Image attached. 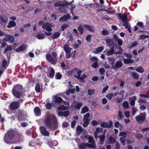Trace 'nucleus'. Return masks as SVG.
Instances as JSON below:
<instances>
[{"mask_svg": "<svg viewBox=\"0 0 149 149\" xmlns=\"http://www.w3.org/2000/svg\"><path fill=\"white\" fill-rule=\"evenodd\" d=\"M66 53H70V51L69 47L68 45H65L63 47Z\"/></svg>", "mask_w": 149, "mask_h": 149, "instance_id": "nucleus-35", "label": "nucleus"}, {"mask_svg": "<svg viewBox=\"0 0 149 149\" xmlns=\"http://www.w3.org/2000/svg\"><path fill=\"white\" fill-rule=\"evenodd\" d=\"M90 116V114L89 113H87L85 115H84V118L83 119V120H89L88 118H89Z\"/></svg>", "mask_w": 149, "mask_h": 149, "instance_id": "nucleus-44", "label": "nucleus"}, {"mask_svg": "<svg viewBox=\"0 0 149 149\" xmlns=\"http://www.w3.org/2000/svg\"><path fill=\"white\" fill-rule=\"evenodd\" d=\"M113 125V123L111 121H109V123L103 122L100 124V126L103 128H110Z\"/></svg>", "mask_w": 149, "mask_h": 149, "instance_id": "nucleus-11", "label": "nucleus"}, {"mask_svg": "<svg viewBox=\"0 0 149 149\" xmlns=\"http://www.w3.org/2000/svg\"><path fill=\"white\" fill-rule=\"evenodd\" d=\"M23 89L22 86L19 84L15 85L12 90V93L14 96L18 98L20 97L21 92Z\"/></svg>", "mask_w": 149, "mask_h": 149, "instance_id": "nucleus-3", "label": "nucleus"}, {"mask_svg": "<svg viewBox=\"0 0 149 149\" xmlns=\"http://www.w3.org/2000/svg\"><path fill=\"white\" fill-rule=\"evenodd\" d=\"M12 50V47L11 45H7V47L5 48L3 52L4 54H6L8 51H10Z\"/></svg>", "mask_w": 149, "mask_h": 149, "instance_id": "nucleus-41", "label": "nucleus"}, {"mask_svg": "<svg viewBox=\"0 0 149 149\" xmlns=\"http://www.w3.org/2000/svg\"><path fill=\"white\" fill-rule=\"evenodd\" d=\"M68 107H67L63 105L60 106L58 107V109L59 110H64L67 109Z\"/></svg>", "mask_w": 149, "mask_h": 149, "instance_id": "nucleus-42", "label": "nucleus"}, {"mask_svg": "<svg viewBox=\"0 0 149 149\" xmlns=\"http://www.w3.org/2000/svg\"><path fill=\"white\" fill-rule=\"evenodd\" d=\"M82 106V103L81 102H79L76 105L75 108L78 109H79Z\"/></svg>", "mask_w": 149, "mask_h": 149, "instance_id": "nucleus-50", "label": "nucleus"}, {"mask_svg": "<svg viewBox=\"0 0 149 149\" xmlns=\"http://www.w3.org/2000/svg\"><path fill=\"white\" fill-rule=\"evenodd\" d=\"M54 102L55 104H60L61 102L63 100L60 97L55 95L54 98Z\"/></svg>", "mask_w": 149, "mask_h": 149, "instance_id": "nucleus-16", "label": "nucleus"}, {"mask_svg": "<svg viewBox=\"0 0 149 149\" xmlns=\"http://www.w3.org/2000/svg\"><path fill=\"white\" fill-rule=\"evenodd\" d=\"M50 72L49 73V76L48 77L51 78L53 79L54 76L55 74V70L52 67L50 68Z\"/></svg>", "mask_w": 149, "mask_h": 149, "instance_id": "nucleus-17", "label": "nucleus"}, {"mask_svg": "<svg viewBox=\"0 0 149 149\" xmlns=\"http://www.w3.org/2000/svg\"><path fill=\"white\" fill-rule=\"evenodd\" d=\"M149 37V36L148 35L142 34L139 36V38L140 40H144L146 38H148Z\"/></svg>", "mask_w": 149, "mask_h": 149, "instance_id": "nucleus-47", "label": "nucleus"}, {"mask_svg": "<svg viewBox=\"0 0 149 149\" xmlns=\"http://www.w3.org/2000/svg\"><path fill=\"white\" fill-rule=\"evenodd\" d=\"M5 36L6 38H3V40L8 41L10 43H13L14 40V38L13 36L9 35L7 34H5Z\"/></svg>", "mask_w": 149, "mask_h": 149, "instance_id": "nucleus-7", "label": "nucleus"}, {"mask_svg": "<svg viewBox=\"0 0 149 149\" xmlns=\"http://www.w3.org/2000/svg\"><path fill=\"white\" fill-rule=\"evenodd\" d=\"M27 46L24 44H22L21 46L15 49V51L17 52H19L20 51H24L27 48Z\"/></svg>", "mask_w": 149, "mask_h": 149, "instance_id": "nucleus-12", "label": "nucleus"}, {"mask_svg": "<svg viewBox=\"0 0 149 149\" xmlns=\"http://www.w3.org/2000/svg\"><path fill=\"white\" fill-rule=\"evenodd\" d=\"M118 116L119 117V118L118 119V120H120L122 119L123 115L122 114L121 112L120 111H118Z\"/></svg>", "mask_w": 149, "mask_h": 149, "instance_id": "nucleus-56", "label": "nucleus"}, {"mask_svg": "<svg viewBox=\"0 0 149 149\" xmlns=\"http://www.w3.org/2000/svg\"><path fill=\"white\" fill-rule=\"evenodd\" d=\"M109 63L111 65H113L114 63L115 59L113 57H110L108 58Z\"/></svg>", "mask_w": 149, "mask_h": 149, "instance_id": "nucleus-33", "label": "nucleus"}, {"mask_svg": "<svg viewBox=\"0 0 149 149\" xmlns=\"http://www.w3.org/2000/svg\"><path fill=\"white\" fill-rule=\"evenodd\" d=\"M104 49L103 47H100L97 48L96 50L94 53L95 54H98L99 53L101 52Z\"/></svg>", "mask_w": 149, "mask_h": 149, "instance_id": "nucleus-31", "label": "nucleus"}, {"mask_svg": "<svg viewBox=\"0 0 149 149\" xmlns=\"http://www.w3.org/2000/svg\"><path fill=\"white\" fill-rule=\"evenodd\" d=\"M99 71L100 72V74L101 75H103L105 71V70L103 68H100L99 70Z\"/></svg>", "mask_w": 149, "mask_h": 149, "instance_id": "nucleus-55", "label": "nucleus"}, {"mask_svg": "<svg viewBox=\"0 0 149 149\" xmlns=\"http://www.w3.org/2000/svg\"><path fill=\"white\" fill-rule=\"evenodd\" d=\"M113 39L109 38L107 40L106 43L108 46H110L113 45L114 42Z\"/></svg>", "mask_w": 149, "mask_h": 149, "instance_id": "nucleus-21", "label": "nucleus"}, {"mask_svg": "<svg viewBox=\"0 0 149 149\" xmlns=\"http://www.w3.org/2000/svg\"><path fill=\"white\" fill-rule=\"evenodd\" d=\"M24 115V111L23 110L18 109L16 114V116H17V119L19 121H23L24 119L23 116Z\"/></svg>", "mask_w": 149, "mask_h": 149, "instance_id": "nucleus-8", "label": "nucleus"}, {"mask_svg": "<svg viewBox=\"0 0 149 149\" xmlns=\"http://www.w3.org/2000/svg\"><path fill=\"white\" fill-rule=\"evenodd\" d=\"M122 20L123 22V25L124 26H125V28H127L128 27V19H120Z\"/></svg>", "mask_w": 149, "mask_h": 149, "instance_id": "nucleus-34", "label": "nucleus"}, {"mask_svg": "<svg viewBox=\"0 0 149 149\" xmlns=\"http://www.w3.org/2000/svg\"><path fill=\"white\" fill-rule=\"evenodd\" d=\"M70 16L69 14H67L64 15L63 17H61L60 19H70Z\"/></svg>", "mask_w": 149, "mask_h": 149, "instance_id": "nucleus-58", "label": "nucleus"}, {"mask_svg": "<svg viewBox=\"0 0 149 149\" xmlns=\"http://www.w3.org/2000/svg\"><path fill=\"white\" fill-rule=\"evenodd\" d=\"M109 144L113 143L116 142L115 139L112 136H111L109 137Z\"/></svg>", "mask_w": 149, "mask_h": 149, "instance_id": "nucleus-39", "label": "nucleus"}, {"mask_svg": "<svg viewBox=\"0 0 149 149\" xmlns=\"http://www.w3.org/2000/svg\"><path fill=\"white\" fill-rule=\"evenodd\" d=\"M87 146L90 148H93L95 147V145L88 143H80L79 148V149H85Z\"/></svg>", "mask_w": 149, "mask_h": 149, "instance_id": "nucleus-6", "label": "nucleus"}, {"mask_svg": "<svg viewBox=\"0 0 149 149\" xmlns=\"http://www.w3.org/2000/svg\"><path fill=\"white\" fill-rule=\"evenodd\" d=\"M122 65V63L121 61H117L116 62L115 66L112 67L111 68L113 67L115 70H116L118 68L121 67Z\"/></svg>", "mask_w": 149, "mask_h": 149, "instance_id": "nucleus-14", "label": "nucleus"}, {"mask_svg": "<svg viewBox=\"0 0 149 149\" xmlns=\"http://www.w3.org/2000/svg\"><path fill=\"white\" fill-rule=\"evenodd\" d=\"M84 121L83 124V126L84 127H86L87 126L89 123V120H84Z\"/></svg>", "mask_w": 149, "mask_h": 149, "instance_id": "nucleus-57", "label": "nucleus"}, {"mask_svg": "<svg viewBox=\"0 0 149 149\" xmlns=\"http://www.w3.org/2000/svg\"><path fill=\"white\" fill-rule=\"evenodd\" d=\"M35 90L37 93H40V92L41 88L40 84L39 82L36 83L35 87Z\"/></svg>", "mask_w": 149, "mask_h": 149, "instance_id": "nucleus-29", "label": "nucleus"}, {"mask_svg": "<svg viewBox=\"0 0 149 149\" xmlns=\"http://www.w3.org/2000/svg\"><path fill=\"white\" fill-rule=\"evenodd\" d=\"M107 54L108 56H110L113 54H114V46L111 47L110 50L107 52Z\"/></svg>", "mask_w": 149, "mask_h": 149, "instance_id": "nucleus-23", "label": "nucleus"}, {"mask_svg": "<svg viewBox=\"0 0 149 149\" xmlns=\"http://www.w3.org/2000/svg\"><path fill=\"white\" fill-rule=\"evenodd\" d=\"M47 144L49 147L51 148H52L54 146V143L53 141L51 140L47 141Z\"/></svg>", "mask_w": 149, "mask_h": 149, "instance_id": "nucleus-45", "label": "nucleus"}, {"mask_svg": "<svg viewBox=\"0 0 149 149\" xmlns=\"http://www.w3.org/2000/svg\"><path fill=\"white\" fill-rule=\"evenodd\" d=\"M136 70L140 73H142L144 71V69L141 67H139L136 68Z\"/></svg>", "mask_w": 149, "mask_h": 149, "instance_id": "nucleus-49", "label": "nucleus"}, {"mask_svg": "<svg viewBox=\"0 0 149 149\" xmlns=\"http://www.w3.org/2000/svg\"><path fill=\"white\" fill-rule=\"evenodd\" d=\"M89 109L86 106H84L82 108L81 113L82 114H84L88 112Z\"/></svg>", "mask_w": 149, "mask_h": 149, "instance_id": "nucleus-27", "label": "nucleus"}, {"mask_svg": "<svg viewBox=\"0 0 149 149\" xmlns=\"http://www.w3.org/2000/svg\"><path fill=\"white\" fill-rule=\"evenodd\" d=\"M16 25V23L14 21H10L7 27L8 28H11L12 27H14Z\"/></svg>", "mask_w": 149, "mask_h": 149, "instance_id": "nucleus-25", "label": "nucleus"}, {"mask_svg": "<svg viewBox=\"0 0 149 149\" xmlns=\"http://www.w3.org/2000/svg\"><path fill=\"white\" fill-rule=\"evenodd\" d=\"M98 137L99 138L100 143L102 144L104 142L105 139V132H104L102 135L99 136Z\"/></svg>", "mask_w": 149, "mask_h": 149, "instance_id": "nucleus-20", "label": "nucleus"}, {"mask_svg": "<svg viewBox=\"0 0 149 149\" xmlns=\"http://www.w3.org/2000/svg\"><path fill=\"white\" fill-rule=\"evenodd\" d=\"M123 61L125 64H128L133 63L134 61L133 60L127 58H124Z\"/></svg>", "mask_w": 149, "mask_h": 149, "instance_id": "nucleus-28", "label": "nucleus"}, {"mask_svg": "<svg viewBox=\"0 0 149 149\" xmlns=\"http://www.w3.org/2000/svg\"><path fill=\"white\" fill-rule=\"evenodd\" d=\"M36 144L35 140H33L30 141L29 143V145L32 147L34 146Z\"/></svg>", "mask_w": 149, "mask_h": 149, "instance_id": "nucleus-46", "label": "nucleus"}, {"mask_svg": "<svg viewBox=\"0 0 149 149\" xmlns=\"http://www.w3.org/2000/svg\"><path fill=\"white\" fill-rule=\"evenodd\" d=\"M35 37L39 40L43 39L45 37V35L43 33H40L35 36Z\"/></svg>", "mask_w": 149, "mask_h": 149, "instance_id": "nucleus-26", "label": "nucleus"}, {"mask_svg": "<svg viewBox=\"0 0 149 149\" xmlns=\"http://www.w3.org/2000/svg\"><path fill=\"white\" fill-rule=\"evenodd\" d=\"M99 4L97 3H95L94 4H86L84 5L85 7L89 9L90 8H97Z\"/></svg>", "mask_w": 149, "mask_h": 149, "instance_id": "nucleus-15", "label": "nucleus"}, {"mask_svg": "<svg viewBox=\"0 0 149 149\" xmlns=\"http://www.w3.org/2000/svg\"><path fill=\"white\" fill-rule=\"evenodd\" d=\"M127 131H126L125 132V131H122L121 132H120L119 134V136H122L124 137V138L126 137L127 136Z\"/></svg>", "mask_w": 149, "mask_h": 149, "instance_id": "nucleus-40", "label": "nucleus"}, {"mask_svg": "<svg viewBox=\"0 0 149 149\" xmlns=\"http://www.w3.org/2000/svg\"><path fill=\"white\" fill-rule=\"evenodd\" d=\"M16 131L11 129H10L5 134L3 139L4 142L7 144L12 143V141L15 136Z\"/></svg>", "mask_w": 149, "mask_h": 149, "instance_id": "nucleus-2", "label": "nucleus"}, {"mask_svg": "<svg viewBox=\"0 0 149 149\" xmlns=\"http://www.w3.org/2000/svg\"><path fill=\"white\" fill-rule=\"evenodd\" d=\"M51 54L54 58L56 59V60L52 56L49 54H47L46 55V58L48 61L51 63L53 65H55L57 61V54L55 52H52Z\"/></svg>", "mask_w": 149, "mask_h": 149, "instance_id": "nucleus-4", "label": "nucleus"}, {"mask_svg": "<svg viewBox=\"0 0 149 149\" xmlns=\"http://www.w3.org/2000/svg\"><path fill=\"white\" fill-rule=\"evenodd\" d=\"M133 99L130 102V105L132 106H134L135 104V100L136 99V96H134L133 97Z\"/></svg>", "mask_w": 149, "mask_h": 149, "instance_id": "nucleus-43", "label": "nucleus"}, {"mask_svg": "<svg viewBox=\"0 0 149 149\" xmlns=\"http://www.w3.org/2000/svg\"><path fill=\"white\" fill-rule=\"evenodd\" d=\"M20 106V103L17 101H14L10 104L9 108L11 110L17 109Z\"/></svg>", "mask_w": 149, "mask_h": 149, "instance_id": "nucleus-5", "label": "nucleus"}, {"mask_svg": "<svg viewBox=\"0 0 149 149\" xmlns=\"http://www.w3.org/2000/svg\"><path fill=\"white\" fill-rule=\"evenodd\" d=\"M62 125L63 127L64 128L66 127L68 125V123L66 121L62 123Z\"/></svg>", "mask_w": 149, "mask_h": 149, "instance_id": "nucleus-64", "label": "nucleus"}, {"mask_svg": "<svg viewBox=\"0 0 149 149\" xmlns=\"http://www.w3.org/2000/svg\"><path fill=\"white\" fill-rule=\"evenodd\" d=\"M76 131L77 133L79 134H80L83 132V129L80 125H78L77 126Z\"/></svg>", "mask_w": 149, "mask_h": 149, "instance_id": "nucleus-36", "label": "nucleus"}, {"mask_svg": "<svg viewBox=\"0 0 149 149\" xmlns=\"http://www.w3.org/2000/svg\"><path fill=\"white\" fill-rule=\"evenodd\" d=\"M68 25L67 24H63L61 27L62 31H64V29L65 28H68Z\"/></svg>", "mask_w": 149, "mask_h": 149, "instance_id": "nucleus-54", "label": "nucleus"}, {"mask_svg": "<svg viewBox=\"0 0 149 149\" xmlns=\"http://www.w3.org/2000/svg\"><path fill=\"white\" fill-rule=\"evenodd\" d=\"M62 75L59 72H56L55 75V78L56 79H60L62 77Z\"/></svg>", "mask_w": 149, "mask_h": 149, "instance_id": "nucleus-37", "label": "nucleus"}, {"mask_svg": "<svg viewBox=\"0 0 149 149\" xmlns=\"http://www.w3.org/2000/svg\"><path fill=\"white\" fill-rule=\"evenodd\" d=\"M7 64V61L6 59H4L2 63V67L3 68H5Z\"/></svg>", "mask_w": 149, "mask_h": 149, "instance_id": "nucleus-60", "label": "nucleus"}, {"mask_svg": "<svg viewBox=\"0 0 149 149\" xmlns=\"http://www.w3.org/2000/svg\"><path fill=\"white\" fill-rule=\"evenodd\" d=\"M99 65H98L97 61H95L91 65V67L94 68H96Z\"/></svg>", "mask_w": 149, "mask_h": 149, "instance_id": "nucleus-52", "label": "nucleus"}, {"mask_svg": "<svg viewBox=\"0 0 149 149\" xmlns=\"http://www.w3.org/2000/svg\"><path fill=\"white\" fill-rule=\"evenodd\" d=\"M103 130V128L98 127L96 129L95 131L98 133H101L102 132Z\"/></svg>", "mask_w": 149, "mask_h": 149, "instance_id": "nucleus-53", "label": "nucleus"}, {"mask_svg": "<svg viewBox=\"0 0 149 149\" xmlns=\"http://www.w3.org/2000/svg\"><path fill=\"white\" fill-rule=\"evenodd\" d=\"M84 26L87 30H88L91 32L93 33L94 32V30L92 26L86 24H84Z\"/></svg>", "mask_w": 149, "mask_h": 149, "instance_id": "nucleus-24", "label": "nucleus"}, {"mask_svg": "<svg viewBox=\"0 0 149 149\" xmlns=\"http://www.w3.org/2000/svg\"><path fill=\"white\" fill-rule=\"evenodd\" d=\"M135 118L138 122L140 123L145 120L146 116L143 113H141L139 115L136 116Z\"/></svg>", "mask_w": 149, "mask_h": 149, "instance_id": "nucleus-9", "label": "nucleus"}, {"mask_svg": "<svg viewBox=\"0 0 149 149\" xmlns=\"http://www.w3.org/2000/svg\"><path fill=\"white\" fill-rule=\"evenodd\" d=\"M54 6H63L64 4L61 1H58L54 3Z\"/></svg>", "mask_w": 149, "mask_h": 149, "instance_id": "nucleus-38", "label": "nucleus"}, {"mask_svg": "<svg viewBox=\"0 0 149 149\" xmlns=\"http://www.w3.org/2000/svg\"><path fill=\"white\" fill-rule=\"evenodd\" d=\"M87 92L88 95H91L94 93L95 90L94 89H88V90Z\"/></svg>", "mask_w": 149, "mask_h": 149, "instance_id": "nucleus-48", "label": "nucleus"}, {"mask_svg": "<svg viewBox=\"0 0 149 149\" xmlns=\"http://www.w3.org/2000/svg\"><path fill=\"white\" fill-rule=\"evenodd\" d=\"M44 122L46 127L51 130H54L58 128L57 120L55 116L50 114H47L45 116Z\"/></svg>", "mask_w": 149, "mask_h": 149, "instance_id": "nucleus-1", "label": "nucleus"}, {"mask_svg": "<svg viewBox=\"0 0 149 149\" xmlns=\"http://www.w3.org/2000/svg\"><path fill=\"white\" fill-rule=\"evenodd\" d=\"M22 135L21 133L19 132H16L15 137V140L17 142H19L21 140Z\"/></svg>", "mask_w": 149, "mask_h": 149, "instance_id": "nucleus-13", "label": "nucleus"}, {"mask_svg": "<svg viewBox=\"0 0 149 149\" xmlns=\"http://www.w3.org/2000/svg\"><path fill=\"white\" fill-rule=\"evenodd\" d=\"M125 138L120 137V140L121 143H122L123 146H125V141H126V140L124 138Z\"/></svg>", "mask_w": 149, "mask_h": 149, "instance_id": "nucleus-51", "label": "nucleus"}, {"mask_svg": "<svg viewBox=\"0 0 149 149\" xmlns=\"http://www.w3.org/2000/svg\"><path fill=\"white\" fill-rule=\"evenodd\" d=\"M125 56H126L127 58L131 59L132 57V56L130 54L125 53L124 54Z\"/></svg>", "mask_w": 149, "mask_h": 149, "instance_id": "nucleus-63", "label": "nucleus"}, {"mask_svg": "<svg viewBox=\"0 0 149 149\" xmlns=\"http://www.w3.org/2000/svg\"><path fill=\"white\" fill-rule=\"evenodd\" d=\"M45 106L46 108L48 109H50L52 108V104L50 103H47Z\"/></svg>", "mask_w": 149, "mask_h": 149, "instance_id": "nucleus-61", "label": "nucleus"}, {"mask_svg": "<svg viewBox=\"0 0 149 149\" xmlns=\"http://www.w3.org/2000/svg\"><path fill=\"white\" fill-rule=\"evenodd\" d=\"M34 111L36 116H39L41 115V112L38 107H35L34 109Z\"/></svg>", "mask_w": 149, "mask_h": 149, "instance_id": "nucleus-18", "label": "nucleus"}, {"mask_svg": "<svg viewBox=\"0 0 149 149\" xmlns=\"http://www.w3.org/2000/svg\"><path fill=\"white\" fill-rule=\"evenodd\" d=\"M91 35H88L86 38V39L88 42H90L91 41Z\"/></svg>", "mask_w": 149, "mask_h": 149, "instance_id": "nucleus-62", "label": "nucleus"}, {"mask_svg": "<svg viewBox=\"0 0 149 149\" xmlns=\"http://www.w3.org/2000/svg\"><path fill=\"white\" fill-rule=\"evenodd\" d=\"M77 29L80 33V35H82L84 32V28L81 25H80L79 27L77 28Z\"/></svg>", "mask_w": 149, "mask_h": 149, "instance_id": "nucleus-30", "label": "nucleus"}, {"mask_svg": "<svg viewBox=\"0 0 149 149\" xmlns=\"http://www.w3.org/2000/svg\"><path fill=\"white\" fill-rule=\"evenodd\" d=\"M61 33L59 32H55L52 36L53 38L56 39L58 38L60 35Z\"/></svg>", "mask_w": 149, "mask_h": 149, "instance_id": "nucleus-32", "label": "nucleus"}, {"mask_svg": "<svg viewBox=\"0 0 149 149\" xmlns=\"http://www.w3.org/2000/svg\"><path fill=\"white\" fill-rule=\"evenodd\" d=\"M131 75L132 76L133 79H138L140 76L139 74L134 72H132Z\"/></svg>", "mask_w": 149, "mask_h": 149, "instance_id": "nucleus-22", "label": "nucleus"}, {"mask_svg": "<svg viewBox=\"0 0 149 149\" xmlns=\"http://www.w3.org/2000/svg\"><path fill=\"white\" fill-rule=\"evenodd\" d=\"M116 15L117 17L120 19H127L128 18L127 15L124 13H116Z\"/></svg>", "mask_w": 149, "mask_h": 149, "instance_id": "nucleus-19", "label": "nucleus"}, {"mask_svg": "<svg viewBox=\"0 0 149 149\" xmlns=\"http://www.w3.org/2000/svg\"><path fill=\"white\" fill-rule=\"evenodd\" d=\"M40 132L41 134L45 136H49L50 135L49 133L45 127L41 126L40 127Z\"/></svg>", "mask_w": 149, "mask_h": 149, "instance_id": "nucleus-10", "label": "nucleus"}, {"mask_svg": "<svg viewBox=\"0 0 149 149\" xmlns=\"http://www.w3.org/2000/svg\"><path fill=\"white\" fill-rule=\"evenodd\" d=\"M113 96V95L112 93H110L106 95L107 98L109 100H110L112 98Z\"/></svg>", "mask_w": 149, "mask_h": 149, "instance_id": "nucleus-59", "label": "nucleus"}]
</instances>
